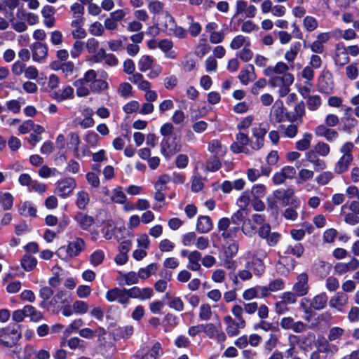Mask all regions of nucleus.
I'll return each instance as SVG.
<instances>
[{"label":"nucleus","instance_id":"obj_39","mask_svg":"<svg viewBox=\"0 0 359 359\" xmlns=\"http://www.w3.org/2000/svg\"><path fill=\"white\" fill-rule=\"evenodd\" d=\"M312 135L309 133H306L303 135V138L296 142V149L299 151H306L311 146L312 140Z\"/></svg>","mask_w":359,"mask_h":359},{"label":"nucleus","instance_id":"obj_36","mask_svg":"<svg viewBox=\"0 0 359 359\" xmlns=\"http://www.w3.org/2000/svg\"><path fill=\"white\" fill-rule=\"evenodd\" d=\"M208 151L217 155L223 156L226 151V148L217 140H212L208 145Z\"/></svg>","mask_w":359,"mask_h":359},{"label":"nucleus","instance_id":"obj_49","mask_svg":"<svg viewBox=\"0 0 359 359\" xmlns=\"http://www.w3.org/2000/svg\"><path fill=\"white\" fill-rule=\"evenodd\" d=\"M283 103L281 102H276L271 109V116L275 118L276 121L280 122L283 118Z\"/></svg>","mask_w":359,"mask_h":359},{"label":"nucleus","instance_id":"obj_63","mask_svg":"<svg viewBox=\"0 0 359 359\" xmlns=\"http://www.w3.org/2000/svg\"><path fill=\"white\" fill-rule=\"evenodd\" d=\"M111 198L114 203L123 204L126 200V196L121 187H117L114 190V194Z\"/></svg>","mask_w":359,"mask_h":359},{"label":"nucleus","instance_id":"obj_30","mask_svg":"<svg viewBox=\"0 0 359 359\" xmlns=\"http://www.w3.org/2000/svg\"><path fill=\"white\" fill-rule=\"evenodd\" d=\"M327 301V295L325 292L320 293L310 301V307L317 311L323 310L326 307Z\"/></svg>","mask_w":359,"mask_h":359},{"label":"nucleus","instance_id":"obj_17","mask_svg":"<svg viewBox=\"0 0 359 359\" xmlns=\"http://www.w3.org/2000/svg\"><path fill=\"white\" fill-rule=\"evenodd\" d=\"M32 60L37 62H43L48 55V47L41 42H35L30 46Z\"/></svg>","mask_w":359,"mask_h":359},{"label":"nucleus","instance_id":"obj_56","mask_svg":"<svg viewBox=\"0 0 359 359\" xmlns=\"http://www.w3.org/2000/svg\"><path fill=\"white\" fill-rule=\"evenodd\" d=\"M293 194V190L290 189L283 191L277 190L275 191V196L283 200V205L288 204L289 200L292 196Z\"/></svg>","mask_w":359,"mask_h":359},{"label":"nucleus","instance_id":"obj_21","mask_svg":"<svg viewBox=\"0 0 359 359\" xmlns=\"http://www.w3.org/2000/svg\"><path fill=\"white\" fill-rule=\"evenodd\" d=\"M85 246V241L81 238H76L68 243L66 249L67 254L70 257H76L84 250Z\"/></svg>","mask_w":359,"mask_h":359},{"label":"nucleus","instance_id":"obj_33","mask_svg":"<svg viewBox=\"0 0 359 359\" xmlns=\"http://www.w3.org/2000/svg\"><path fill=\"white\" fill-rule=\"evenodd\" d=\"M301 46L300 42H295L291 45L290 49L285 51L284 59L289 63V65H294V61L301 50Z\"/></svg>","mask_w":359,"mask_h":359},{"label":"nucleus","instance_id":"obj_27","mask_svg":"<svg viewBox=\"0 0 359 359\" xmlns=\"http://www.w3.org/2000/svg\"><path fill=\"white\" fill-rule=\"evenodd\" d=\"M175 24L173 17L168 11L163 13V15H161V17L158 20V25L161 29L168 34L172 30Z\"/></svg>","mask_w":359,"mask_h":359},{"label":"nucleus","instance_id":"obj_35","mask_svg":"<svg viewBox=\"0 0 359 359\" xmlns=\"http://www.w3.org/2000/svg\"><path fill=\"white\" fill-rule=\"evenodd\" d=\"M168 300V305L170 309L177 311H182L184 309V304L180 297H172L169 293H166L164 297Z\"/></svg>","mask_w":359,"mask_h":359},{"label":"nucleus","instance_id":"obj_41","mask_svg":"<svg viewBox=\"0 0 359 359\" xmlns=\"http://www.w3.org/2000/svg\"><path fill=\"white\" fill-rule=\"evenodd\" d=\"M83 115L85 118L79 121V124L83 128H91L94 126V120L92 118L93 110L91 109L87 108L83 111Z\"/></svg>","mask_w":359,"mask_h":359},{"label":"nucleus","instance_id":"obj_18","mask_svg":"<svg viewBox=\"0 0 359 359\" xmlns=\"http://www.w3.org/2000/svg\"><path fill=\"white\" fill-rule=\"evenodd\" d=\"M328 338L324 337H318L315 343V346L320 352L328 355H333L338 351V348L334 344L329 343Z\"/></svg>","mask_w":359,"mask_h":359},{"label":"nucleus","instance_id":"obj_22","mask_svg":"<svg viewBox=\"0 0 359 359\" xmlns=\"http://www.w3.org/2000/svg\"><path fill=\"white\" fill-rule=\"evenodd\" d=\"M203 332L211 339H215L219 342H222L226 339V334L212 323L203 325Z\"/></svg>","mask_w":359,"mask_h":359},{"label":"nucleus","instance_id":"obj_51","mask_svg":"<svg viewBox=\"0 0 359 359\" xmlns=\"http://www.w3.org/2000/svg\"><path fill=\"white\" fill-rule=\"evenodd\" d=\"M344 334V330L339 327H332L330 329L327 338L330 341H334L341 339Z\"/></svg>","mask_w":359,"mask_h":359},{"label":"nucleus","instance_id":"obj_48","mask_svg":"<svg viewBox=\"0 0 359 359\" xmlns=\"http://www.w3.org/2000/svg\"><path fill=\"white\" fill-rule=\"evenodd\" d=\"M238 243L233 241L228 243V245L224 248V255L225 257H235L238 251Z\"/></svg>","mask_w":359,"mask_h":359},{"label":"nucleus","instance_id":"obj_40","mask_svg":"<svg viewBox=\"0 0 359 359\" xmlns=\"http://www.w3.org/2000/svg\"><path fill=\"white\" fill-rule=\"evenodd\" d=\"M117 93L122 97L128 98L133 96V87L128 82L121 83L117 88Z\"/></svg>","mask_w":359,"mask_h":359},{"label":"nucleus","instance_id":"obj_62","mask_svg":"<svg viewBox=\"0 0 359 359\" xmlns=\"http://www.w3.org/2000/svg\"><path fill=\"white\" fill-rule=\"evenodd\" d=\"M72 306L74 311L79 314H84L87 313L89 309L88 304L83 301H75Z\"/></svg>","mask_w":359,"mask_h":359},{"label":"nucleus","instance_id":"obj_16","mask_svg":"<svg viewBox=\"0 0 359 359\" xmlns=\"http://www.w3.org/2000/svg\"><path fill=\"white\" fill-rule=\"evenodd\" d=\"M315 135L319 137H324L327 142H332L339 137L338 132L331 128H327L323 124H320L314 129Z\"/></svg>","mask_w":359,"mask_h":359},{"label":"nucleus","instance_id":"obj_53","mask_svg":"<svg viewBox=\"0 0 359 359\" xmlns=\"http://www.w3.org/2000/svg\"><path fill=\"white\" fill-rule=\"evenodd\" d=\"M71 12L72 13L73 20H79L83 18V15L84 13V6L79 3L73 4L70 7Z\"/></svg>","mask_w":359,"mask_h":359},{"label":"nucleus","instance_id":"obj_7","mask_svg":"<svg viewBox=\"0 0 359 359\" xmlns=\"http://www.w3.org/2000/svg\"><path fill=\"white\" fill-rule=\"evenodd\" d=\"M257 233L261 238L266 241L267 245L270 247L276 246L280 239V234L278 232H272L269 224L261 225L257 230Z\"/></svg>","mask_w":359,"mask_h":359},{"label":"nucleus","instance_id":"obj_58","mask_svg":"<svg viewBox=\"0 0 359 359\" xmlns=\"http://www.w3.org/2000/svg\"><path fill=\"white\" fill-rule=\"evenodd\" d=\"M90 34L95 36H101L104 32V27L100 22H95L89 27Z\"/></svg>","mask_w":359,"mask_h":359},{"label":"nucleus","instance_id":"obj_26","mask_svg":"<svg viewBox=\"0 0 359 359\" xmlns=\"http://www.w3.org/2000/svg\"><path fill=\"white\" fill-rule=\"evenodd\" d=\"M202 259L201 253L198 250H194L188 255V264L187 268L193 271H198L201 269V266L199 262Z\"/></svg>","mask_w":359,"mask_h":359},{"label":"nucleus","instance_id":"obj_1","mask_svg":"<svg viewBox=\"0 0 359 359\" xmlns=\"http://www.w3.org/2000/svg\"><path fill=\"white\" fill-rule=\"evenodd\" d=\"M353 149L354 144L351 142H346L341 145L339 149L341 156L334 166V171L336 174L341 175L348 170L353 160L352 155Z\"/></svg>","mask_w":359,"mask_h":359},{"label":"nucleus","instance_id":"obj_29","mask_svg":"<svg viewBox=\"0 0 359 359\" xmlns=\"http://www.w3.org/2000/svg\"><path fill=\"white\" fill-rule=\"evenodd\" d=\"M74 220L83 230H88L94 224L93 217L83 212H78Z\"/></svg>","mask_w":359,"mask_h":359},{"label":"nucleus","instance_id":"obj_19","mask_svg":"<svg viewBox=\"0 0 359 359\" xmlns=\"http://www.w3.org/2000/svg\"><path fill=\"white\" fill-rule=\"evenodd\" d=\"M318 86L319 90L325 94H330L332 92L334 82L331 74L323 73L318 79Z\"/></svg>","mask_w":359,"mask_h":359},{"label":"nucleus","instance_id":"obj_12","mask_svg":"<svg viewBox=\"0 0 359 359\" xmlns=\"http://www.w3.org/2000/svg\"><path fill=\"white\" fill-rule=\"evenodd\" d=\"M250 140L247 134L239 132L236 135V142L231 145V151L234 154L244 153L249 154V149L246 146L249 144Z\"/></svg>","mask_w":359,"mask_h":359},{"label":"nucleus","instance_id":"obj_45","mask_svg":"<svg viewBox=\"0 0 359 359\" xmlns=\"http://www.w3.org/2000/svg\"><path fill=\"white\" fill-rule=\"evenodd\" d=\"M19 212L23 216L35 217L36 209L29 202L22 203L19 208Z\"/></svg>","mask_w":359,"mask_h":359},{"label":"nucleus","instance_id":"obj_64","mask_svg":"<svg viewBox=\"0 0 359 359\" xmlns=\"http://www.w3.org/2000/svg\"><path fill=\"white\" fill-rule=\"evenodd\" d=\"M238 56L243 62H248L252 58L253 53L250 48L249 43L244 46V48L238 54Z\"/></svg>","mask_w":359,"mask_h":359},{"label":"nucleus","instance_id":"obj_37","mask_svg":"<svg viewBox=\"0 0 359 359\" xmlns=\"http://www.w3.org/2000/svg\"><path fill=\"white\" fill-rule=\"evenodd\" d=\"M158 269L156 263H151L145 268H141L138 271V276L142 279L148 278L151 274H154Z\"/></svg>","mask_w":359,"mask_h":359},{"label":"nucleus","instance_id":"obj_47","mask_svg":"<svg viewBox=\"0 0 359 359\" xmlns=\"http://www.w3.org/2000/svg\"><path fill=\"white\" fill-rule=\"evenodd\" d=\"M308 109L310 111H316L319 109L322 104L321 97L316 95H309L306 100Z\"/></svg>","mask_w":359,"mask_h":359},{"label":"nucleus","instance_id":"obj_10","mask_svg":"<svg viewBox=\"0 0 359 359\" xmlns=\"http://www.w3.org/2000/svg\"><path fill=\"white\" fill-rule=\"evenodd\" d=\"M309 276L306 273H302L297 276L296 282L292 286L293 292L298 297H304L309 292Z\"/></svg>","mask_w":359,"mask_h":359},{"label":"nucleus","instance_id":"obj_15","mask_svg":"<svg viewBox=\"0 0 359 359\" xmlns=\"http://www.w3.org/2000/svg\"><path fill=\"white\" fill-rule=\"evenodd\" d=\"M161 153L165 156H172L180 151L177 137H164L161 143Z\"/></svg>","mask_w":359,"mask_h":359},{"label":"nucleus","instance_id":"obj_4","mask_svg":"<svg viewBox=\"0 0 359 359\" xmlns=\"http://www.w3.org/2000/svg\"><path fill=\"white\" fill-rule=\"evenodd\" d=\"M97 73L94 69L88 70L83 77L76 80L73 85L76 88L78 97H86L90 94V89L87 87L88 83H93L97 79Z\"/></svg>","mask_w":359,"mask_h":359},{"label":"nucleus","instance_id":"obj_44","mask_svg":"<svg viewBox=\"0 0 359 359\" xmlns=\"http://www.w3.org/2000/svg\"><path fill=\"white\" fill-rule=\"evenodd\" d=\"M148 9L154 15H163L165 13L164 4L158 0H154L149 3Z\"/></svg>","mask_w":359,"mask_h":359},{"label":"nucleus","instance_id":"obj_50","mask_svg":"<svg viewBox=\"0 0 359 359\" xmlns=\"http://www.w3.org/2000/svg\"><path fill=\"white\" fill-rule=\"evenodd\" d=\"M316 152L322 157L327 156L330 153V147L324 142H318L314 147Z\"/></svg>","mask_w":359,"mask_h":359},{"label":"nucleus","instance_id":"obj_61","mask_svg":"<svg viewBox=\"0 0 359 359\" xmlns=\"http://www.w3.org/2000/svg\"><path fill=\"white\" fill-rule=\"evenodd\" d=\"M74 97V89L70 86H66L60 94H57L55 98L57 101H63Z\"/></svg>","mask_w":359,"mask_h":359},{"label":"nucleus","instance_id":"obj_55","mask_svg":"<svg viewBox=\"0 0 359 359\" xmlns=\"http://www.w3.org/2000/svg\"><path fill=\"white\" fill-rule=\"evenodd\" d=\"M281 128L283 130L285 137L288 138H294L298 132V126L294 123H290L286 126H281Z\"/></svg>","mask_w":359,"mask_h":359},{"label":"nucleus","instance_id":"obj_52","mask_svg":"<svg viewBox=\"0 0 359 359\" xmlns=\"http://www.w3.org/2000/svg\"><path fill=\"white\" fill-rule=\"evenodd\" d=\"M104 259V253L101 250H95L90 256V262L94 266H97L102 264Z\"/></svg>","mask_w":359,"mask_h":359},{"label":"nucleus","instance_id":"obj_6","mask_svg":"<svg viewBox=\"0 0 359 359\" xmlns=\"http://www.w3.org/2000/svg\"><path fill=\"white\" fill-rule=\"evenodd\" d=\"M268 123H260L258 127L252 128L253 140L250 142V147L254 150H259L264 146V137L269 130Z\"/></svg>","mask_w":359,"mask_h":359},{"label":"nucleus","instance_id":"obj_24","mask_svg":"<svg viewBox=\"0 0 359 359\" xmlns=\"http://www.w3.org/2000/svg\"><path fill=\"white\" fill-rule=\"evenodd\" d=\"M84 24V18L79 20H72L71 22V27L73 29L72 34L76 39H84L87 36V32L83 28Z\"/></svg>","mask_w":359,"mask_h":359},{"label":"nucleus","instance_id":"obj_20","mask_svg":"<svg viewBox=\"0 0 359 359\" xmlns=\"http://www.w3.org/2000/svg\"><path fill=\"white\" fill-rule=\"evenodd\" d=\"M153 290L151 287L140 288L133 287L128 289L129 299L130 298L140 299V300H147L153 296Z\"/></svg>","mask_w":359,"mask_h":359},{"label":"nucleus","instance_id":"obj_32","mask_svg":"<svg viewBox=\"0 0 359 359\" xmlns=\"http://www.w3.org/2000/svg\"><path fill=\"white\" fill-rule=\"evenodd\" d=\"M212 228V222L208 216H200L196 222V230L201 233H207Z\"/></svg>","mask_w":359,"mask_h":359},{"label":"nucleus","instance_id":"obj_54","mask_svg":"<svg viewBox=\"0 0 359 359\" xmlns=\"http://www.w3.org/2000/svg\"><path fill=\"white\" fill-rule=\"evenodd\" d=\"M303 25L307 32H313L318 27V21L313 16H306L303 20Z\"/></svg>","mask_w":359,"mask_h":359},{"label":"nucleus","instance_id":"obj_5","mask_svg":"<svg viewBox=\"0 0 359 359\" xmlns=\"http://www.w3.org/2000/svg\"><path fill=\"white\" fill-rule=\"evenodd\" d=\"M257 13L255 6L249 4L245 0H236L234 5L233 18L244 15L247 18H253Z\"/></svg>","mask_w":359,"mask_h":359},{"label":"nucleus","instance_id":"obj_3","mask_svg":"<svg viewBox=\"0 0 359 359\" xmlns=\"http://www.w3.org/2000/svg\"><path fill=\"white\" fill-rule=\"evenodd\" d=\"M294 77L292 74H285L282 76L270 77L269 84L271 87H278L280 97H285L290 90V86L293 83Z\"/></svg>","mask_w":359,"mask_h":359},{"label":"nucleus","instance_id":"obj_34","mask_svg":"<svg viewBox=\"0 0 359 359\" xmlns=\"http://www.w3.org/2000/svg\"><path fill=\"white\" fill-rule=\"evenodd\" d=\"M334 271L339 275L344 274L348 271L356 270V258H352L348 263H337L334 266Z\"/></svg>","mask_w":359,"mask_h":359},{"label":"nucleus","instance_id":"obj_23","mask_svg":"<svg viewBox=\"0 0 359 359\" xmlns=\"http://www.w3.org/2000/svg\"><path fill=\"white\" fill-rule=\"evenodd\" d=\"M238 78L241 83L245 86L254 81L256 79L254 66L250 64L246 65L245 67L241 70Z\"/></svg>","mask_w":359,"mask_h":359},{"label":"nucleus","instance_id":"obj_42","mask_svg":"<svg viewBox=\"0 0 359 359\" xmlns=\"http://www.w3.org/2000/svg\"><path fill=\"white\" fill-rule=\"evenodd\" d=\"M108 88V83L106 81L102 79H96L93 83L90 85V92L93 93H100Z\"/></svg>","mask_w":359,"mask_h":359},{"label":"nucleus","instance_id":"obj_43","mask_svg":"<svg viewBox=\"0 0 359 359\" xmlns=\"http://www.w3.org/2000/svg\"><path fill=\"white\" fill-rule=\"evenodd\" d=\"M37 261L35 257L25 255L22 257L21 259V265L22 268L27 271H32L36 266Z\"/></svg>","mask_w":359,"mask_h":359},{"label":"nucleus","instance_id":"obj_11","mask_svg":"<svg viewBox=\"0 0 359 359\" xmlns=\"http://www.w3.org/2000/svg\"><path fill=\"white\" fill-rule=\"evenodd\" d=\"M348 303V296L343 292H337L329 300V306L331 309L343 313Z\"/></svg>","mask_w":359,"mask_h":359},{"label":"nucleus","instance_id":"obj_31","mask_svg":"<svg viewBox=\"0 0 359 359\" xmlns=\"http://www.w3.org/2000/svg\"><path fill=\"white\" fill-rule=\"evenodd\" d=\"M340 214L344 217V222L349 225H356L359 223V216L348 210L347 204L341 207Z\"/></svg>","mask_w":359,"mask_h":359},{"label":"nucleus","instance_id":"obj_59","mask_svg":"<svg viewBox=\"0 0 359 359\" xmlns=\"http://www.w3.org/2000/svg\"><path fill=\"white\" fill-rule=\"evenodd\" d=\"M212 311L211 307L208 304H202L200 307L199 318L202 320H208L211 318Z\"/></svg>","mask_w":359,"mask_h":359},{"label":"nucleus","instance_id":"obj_9","mask_svg":"<svg viewBox=\"0 0 359 359\" xmlns=\"http://www.w3.org/2000/svg\"><path fill=\"white\" fill-rule=\"evenodd\" d=\"M76 187V183L74 179L67 177L57 182L54 192L62 198H66L72 192Z\"/></svg>","mask_w":359,"mask_h":359},{"label":"nucleus","instance_id":"obj_2","mask_svg":"<svg viewBox=\"0 0 359 359\" xmlns=\"http://www.w3.org/2000/svg\"><path fill=\"white\" fill-rule=\"evenodd\" d=\"M139 70L141 72H146L151 69L147 75L151 79L157 78L162 73V67L155 63V60L150 55H142L137 62Z\"/></svg>","mask_w":359,"mask_h":359},{"label":"nucleus","instance_id":"obj_8","mask_svg":"<svg viewBox=\"0 0 359 359\" xmlns=\"http://www.w3.org/2000/svg\"><path fill=\"white\" fill-rule=\"evenodd\" d=\"M106 299L109 302L117 301L119 304L126 306L129 304L128 290L114 287L106 293Z\"/></svg>","mask_w":359,"mask_h":359},{"label":"nucleus","instance_id":"obj_13","mask_svg":"<svg viewBox=\"0 0 359 359\" xmlns=\"http://www.w3.org/2000/svg\"><path fill=\"white\" fill-rule=\"evenodd\" d=\"M224 321L226 325V332L230 337L238 335L240 330L243 329L246 325L245 320L236 321L230 316H226L224 318Z\"/></svg>","mask_w":359,"mask_h":359},{"label":"nucleus","instance_id":"obj_38","mask_svg":"<svg viewBox=\"0 0 359 359\" xmlns=\"http://www.w3.org/2000/svg\"><path fill=\"white\" fill-rule=\"evenodd\" d=\"M90 201L88 194L85 191H80L76 194V205L80 210H84Z\"/></svg>","mask_w":359,"mask_h":359},{"label":"nucleus","instance_id":"obj_60","mask_svg":"<svg viewBox=\"0 0 359 359\" xmlns=\"http://www.w3.org/2000/svg\"><path fill=\"white\" fill-rule=\"evenodd\" d=\"M241 230L245 235L252 236L256 232V227L252 224V220L248 219L243 222Z\"/></svg>","mask_w":359,"mask_h":359},{"label":"nucleus","instance_id":"obj_28","mask_svg":"<svg viewBox=\"0 0 359 359\" xmlns=\"http://www.w3.org/2000/svg\"><path fill=\"white\" fill-rule=\"evenodd\" d=\"M129 81L134 85L137 86L140 90H147L151 88V84L149 81L144 79L143 75L140 73L136 72L129 78Z\"/></svg>","mask_w":359,"mask_h":359},{"label":"nucleus","instance_id":"obj_57","mask_svg":"<svg viewBox=\"0 0 359 359\" xmlns=\"http://www.w3.org/2000/svg\"><path fill=\"white\" fill-rule=\"evenodd\" d=\"M334 174L330 171L321 172L316 179V182L320 185L327 184L333 178Z\"/></svg>","mask_w":359,"mask_h":359},{"label":"nucleus","instance_id":"obj_14","mask_svg":"<svg viewBox=\"0 0 359 359\" xmlns=\"http://www.w3.org/2000/svg\"><path fill=\"white\" fill-rule=\"evenodd\" d=\"M294 65H287L283 62H278L275 66H269L264 71V74L268 77L276 76L278 75H284L285 74H290L288 70L293 69Z\"/></svg>","mask_w":359,"mask_h":359},{"label":"nucleus","instance_id":"obj_25","mask_svg":"<svg viewBox=\"0 0 359 359\" xmlns=\"http://www.w3.org/2000/svg\"><path fill=\"white\" fill-rule=\"evenodd\" d=\"M334 61L339 66H344L349 62L348 50L342 43L336 46Z\"/></svg>","mask_w":359,"mask_h":359},{"label":"nucleus","instance_id":"obj_46","mask_svg":"<svg viewBox=\"0 0 359 359\" xmlns=\"http://www.w3.org/2000/svg\"><path fill=\"white\" fill-rule=\"evenodd\" d=\"M25 313L27 316L30 317L31 320L33 322H39L43 318L42 313L31 305L25 306Z\"/></svg>","mask_w":359,"mask_h":359}]
</instances>
